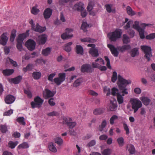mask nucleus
<instances>
[{
    "mask_svg": "<svg viewBox=\"0 0 155 155\" xmlns=\"http://www.w3.org/2000/svg\"><path fill=\"white\" fill-rule=\"evenodd\" d=\"M107 46L110 49L112 54L114 57H117L119 54V52L117 51L118 47L116 48L114 46L111 45H108Z\"/></svg>",
    "mask_w": 155,
    "mask_h": 155,
    "instance_id": "4468645a",
    "label": "nucleus"
},
{
    "mask_svg": "<svg viewBox=\"0 0 155 155\" xmlns=\"http://www.w3.org/2000/svg\"><path fill=\"white\" fill-rule=\"evenodd\" d=\"M140 99L143 104L146 106L149 104L150 101L148 98L145 97H142L140 98Z\"/></svg>",
    "mask_w": 155,
    "mask_h": 155,
    "instance_id": "c85d7f7f",
    "label": "nucleus"
},
{
    "mask_svg": "<svg viewBox=\"0 0 155 155\" xmlns=\"http://www.w3.org/2000/svg\"><path fill=\"white\" fill-rule=\"evenodd\" d=\"M155 38V33H152L147 36L146 38L148 39H152Z\"/></svg>",
    "mask_w": 155,
    "mask_h": 155,
    "instance_id": "774afa93",
    "label": "nucleus"
},
{
    "mask_svg": "<svg viewBox=\"0 0 155 155\" xmlns=\"http://www.w3.org/2000/svg\"><path fill=\"white\" fill-rule=\"evenodd\" d=\"M81 83V80L78 79L74 83L73 86L75 87H77L80 85Z\"/></svg>",
    "mask_w": 155,
    "mask_h": 155,
    "instance_id": "338daca9",
    "label": "nucleus"
},
{
    "mask_svg": "<svg viewBox=\"0 0 155 155\" xmlns=\"http://www.w3.org/2000/svg\"><path fill=\"white\" fill-rule=\"evenodd\" d=\"M119 88L123 94L122 95L123 96H124L125 94H128L126 87H119Z\"/></svg>",
    "mask_w": 155,
    "mask_h": 155,
    "instance_id": "5fc2aeb1",
    "label": "nucleus"
},
{
    "mask_svg": "<svg viewBox=\"0 0 155 155\" xmlns=\"http://www.w3.org/2000/svg\"><path fill=\"white\" fill-rule=\"evenodd\" d=\"M46 28L45 27H41L38 24H37L35 26V27L32 26V29L34 31L41 33L45 31L46 30Z\"/></svg>",
    "mask_w": 155,
    "mask_h": 155,
    "instance_id": "a211bd4d",
    "label": "nucleus"
},
{
    "mask_svg": "<svg viewBox=\"0 0 155 155\" xmlns=\"http://www.w3.org/2000/svg\"><path fill=\"white\" fill-rule=\"evenodd\" d=\"M130 48V45H127L122 46L118 47V49L121 52L124 51L126 50L129 49Z\"/></svg>",
    "mask_w": 155,
    "mask_h": 155,
    "instance_id": "72a5a7b5",
    "label": "nucleus"
},
{
    "mask_svg": "<svg viewBox=\"0 0 155 155\" xmlns=\"http://www.w3.org/2000/svg\"><path fill=\"white\" fill-rule=\"evenodd\" d=\"M15 100V98L12 95H7L5 98V103L8 104H10L13 103Z\"/></svg>",
    "mask_w": 155,
    "mask_h": 155,
    "instance_id": "aec40b11",
    "label": "nucleus"
},
{
    "mask_svg": "<svg viewBox=\"0 0 155 155\" xmlns=\"http://www.w3.org/2000/svg\"><path fill=\"white\" fill-rule=\"evenodd\" d=\"M130 54L133 57L138 56L139 54L138 48H135L132 49L130 52Z\"/></svg>",
    "mask_w": 155,
    "mask_h": 155,
    "instance_id": "7c9ffc66",
    "label": "nucleus"
},
{
    "mask_svg": "<svg viewBox=\"0 0 155 155\" xmlns=\"http://www.w3.org/2000/svg\"><path fill=\"white\" fill-rule=\"evenodd\" d=\"M56 74L55 72L50 74L48 76V80L51 82H53L57 85L59 86L65 80L66 74L64 73H60L58 74V77L53 79Z\"/></svg>",
    "mask_w": 155,
    "mask_h": 155,
    "instance_id": "f257e3e1",
    "label": "nucleus"
},
{
    "mask_svg": "<svg viewBox=\"0 0 155 155\" xmlns=\"http://www.w3.org/2000/svg\"><path fill=\"white\" fill-rule=\"evenodd\" d=\"M81 71L84 72H90L91 71V68L90 65L89 64H85L83 65L81 68Z\"/></svg>",
    "mask_w": 155,
    "mask_h": 155,
    "instance_id": "6ab92c4d",
    "label": "nucleus"
},
{
    "mask_svg": "<svg viewBox=\"0 0 155 155\" xmlns=\"http://www.w3.org/2000/svg\"><path fill=\"white\" fill-rule=\"evenodd\" d=\"M49 150L53 153H56L57 151L55 145L52 142L49 143L48 146Z\"/></svg>",
    "mask_w": 155,
    "mask_h": 155,
    "instance_id": "b1692460",
    "label": "nucleus"
},
{
    "mask_svg": "<svg viewBox=\"0 0 155 155\" xmlns=\"http://www.w3.org/2000/svg\"><path fill=\"white\" fill-rule=\"evenodd\" d=\"M72 43L70 42L65 45L64 46V49L66 51L69 52L71 50V45H72Z\"/></svg>",
    "mask_w": 155,
    "mask_h": 155,
    "instance_id": "2f4dec72",
    "label": "nucleus"
},
{
    "mask_svg": "<svg viewBox=\"0 0 155 155\" xmlns=\"http://www.w3.org/2000/svg\"><path fill=\"white\" fill-rule=\"evenodd\" d=\"M72 119L70 118H66L65 119V121L67 126L70 129L73 128L76 125V123L75 122H71Z\"/></svg>",
    "mask_w": 155,
    "mask_h": 155,
    "instance_id": "ddd939ff",
    "label": "nucleus"
},
{
    "mask_svg": "<svg viewBox=\"0 0 155 155\" xmlns=\"http://www.w3.org/2000/svg\"><path fill=\"white\" fill-rule=\"evenodd\" d=\"M84 4L81 2H79L75 4L73 7V9L75 10L80 11L84 10Z\"/></svg>",
    "mask_w": 155,
    "mask_h": 155,
    "instance_id": "f3484780",
    "label": "nucleus"
},
{
    "mask_svg": "<svg viewBox=\"0 0 155 155\" xmlns=\"http://www.w3.org/2000/svg\"><path fill=\"white\" fill-rule=\"evenodd\" d=\"M117 78V74L116 72H114L113 74L112 77V81L113 82H115Z\"/></svg>",
    "mask_w": 155,
    "mask_h": 155,
    "instance_id": "bf43d9fd",
    "label": "nucleus"
},
{
    "mask_svg": "<svg viewBox=\"0 0 155 155\" xmlns=\"http://www.w3.org/2000/svg\"><path fill=\"white\" fill-rule=\"evenodd\" d=\"M43 102V100L39 97L37 96L35 98L34 101L31 103V107L33 108L41 107Z\"/></svg>",
    "mask_w": 155,
    "mask_h": 155,
    "instance_id": "39448f33",
    "label": "nucleus"
},
{
    "mask_svg": "<svg viewBox=\"0 0 155 155\" xmlns=\"http://www.w3.org/2000/svg\"><path fill=\"white\" fill-rule=\"evenodd\" d=\"M8 61H9L11 64H12V65L14 67H16L17 66L18 64L17 62L16 61H14L12 59L10 58H8Z\"/></svg>",
    "mask_w": 155,
    "mask_h": 155,
    "instance_id": "0e129e2a",
    "label": "nucleus"
},
{
    "mask_svg": "<svg viewBox=\"0 0 155 155\" xmlns=\"http://www.w3.org/2000/svg\"><path fill=\"white\" fill-rule=\"evenodd\" d=\"M55 93L52 92L48 89H45L43 92V97L45 99H47L50 97H52L54 95Z\"/></svg>",
    "mask_w": 155,
    "mask_h": 155,
    "instance_id": "9d476101",
    "label": "nucleus"
},
{
    "mask_svg": "<svg viewBox=\"0 0 155 155\" xmlns=\"http://www.w3.org/2000/svg\"><path fill=\"white\" fill-rule=\"evenodd\" d=\"M123 41L124 43L127 44L130 41V38L126 35H124L123 36Z\"/></svg>",
    "mask_w": 155,
    "mask_h": 155,
    "instance_id": "49530a36",
    "label": "nucleus"
},
{
    "mask_svg": "<svg viewBox=\"0 0 155 155\" xmlns=\"http://www.w3.org/2000/svg\"><path fill=\"white\" fill-rule=\"evenodd\" d=\"M104 58L105 61L107 62L106 65L107 68L109 69H111V67L110 65V61L109 58L107 56H105Z\"/></svg>",
    "mask_w": 155,
    "mask_h": 155,
    "instance_id": "6e6d98bb",
    "label": "nucleus"
},
{
    "mask_svg": "<svg viewBox=\"0 0 155 155\" xmlns=\"http://www.w3.org/2000/svg\"><path fill=\"white\" fill-rule=\"evenodd\" d=\"M18 142L17 141L13 142L12 141H10L8 143V145L9 147L11 149H13L18 144Z\"/></svg>",
    "mask_w": 155,
    "mask_h": 155,
    "instance_id": "79ce46f5",
    "label": "nucleus"
},
{
    "mask_svg": "<svg viewBox=\"0 0 155 155\" xmlns=\"http://www.w3.org/2000/svg\"><path fill=\"white\" fill-rule=\"evenodd\" d=\"M107 121L106 120H104L102 121L101 125L99 127L100 130L102 131L107 125Z\"/></svg>",
    "mask_w": 155,
    "mask_h": 155,
    "instance_id": "c03bdc74",
    "label": "nucleus"
},
{
    "mask_svg": "<svg viewBox=\"0 0 155 155\" xmlns=\"http://www.w3.org/2000/svg\"><path fill=\"white\" fill-rule=\"evenodd\" d=\"M123 96L120 94H117V101L119 104H122L124 101Z\"/></svg>",
    "mask_w": 155,
    "mask_h": 155,
    "instance_id": "c9c22d12",
    "label": "nucleus"
},
{
    "mask_svg": "<svg viewBox=\"0 0 155 155\" xmlns=\"http://www.w3.org/2000/svg\"><path fill=\"white\" fill-rule=\"evenodd\" d=\"M118 118V116L116 115H113L110 118V124L113 125L114 124V121Z\"/></svg>",
    "mask_w": 155,
    "mask_h": 155,
    "instance_id": "a18cd8bd",
    "label": "nucleus"
},
{
    "mask_svg": "<svg viewBox=\"0 0 155 155\" xmlns=\"http://www.w3.org/2000/svg\"><path fill=\"white\" fill-rule=\"evenodd\" d=\"M89 53L93 57H97L99 55L98 50L95 47L91 48L89 51Z\"/></svg>",
    "mask_w": 155,
    "mask_h": 155,
    "instance_id": "393cba45",
    "label": "nucleus"
},
{
    "mask_svg": "<svg viewBox=\"0 0 155 155\" xmlns=\"http://www.w3.org/2000/svg\"><path fill=\"white\" fill-rule=\"evenodd\" d=\"M14 70L13 69H6L3 70L2 73L4 75L9 76L13 73Z\"/></svg>",
    "mask_w": 155,
    "mask_h": 155,
    "instance_id": "c756f323",
    "label": "nucleus"
},
{
    "mask_svg": "<svg viewBox=\"0 0 155 155\" xmlns=\"http://www.w3.org/2000/svg\"><path fill=\"white\" fill-rule=\"evenodd\" d=\"M22 79V77L19 76L16 78H11L9 80V81L11 83L18 84L20 83Z\"/></svg>",
    "mask_w": 155,
    "mask_h": 155,
    "instance_id": "4be33fe9",
    "label": "nucleus"
},
{
    "mask_svg": "<svg viewBox=\"0 0 155 155\" xmlns=\"http://www.w3.org/2000/svg\"><path fill=\"white\" fill-rule=\"evenodd\" d=\"M96 141L95 140H92L89 142L87 144V146L88 147H92L96 144Z\"/></svg>",
    "mask_w": 155,
    "mask_h": 155,
    "instance_id": "e2e57ef3",
    "label": "nucleus"
},
{
    "mask_svg": "<svg viewBox=\"0 0 155 155\" xmlns=\"http://www.w3.org/2000/svg\"><path fill=\"white\" fill-rule=\"evenodd\" d=\"M127 13L128 15L130 16H133L135 14V12L129 6H127L126 8Z\"/></svg>",
    "mask_w": 155,
    "mask_h": 155,
    "instance_id": "e433bc0d",
    "label": "nucleus"
},
{
    "mask_svg": "<svg viewBox=\"0 0 155 155\" xmlns=\"http://www.w3.org/2000/svg\"><path fill=\"white\" fill-rule=\"evenodd\" d=\"M107 11L109 13H115V8L112 4H106L105 6Z\"/></svg>",
    "mask_w": 155,
    "mask_h": 155,
    "instance_id": "5701e85b",
    "label": "nucleus"
},
{
    "mask_svg": "<svg viewBox=\"0 0 155 155\" xmlns=\"http://www.w3.org/2000/svg\"><path fill=\"white\" fill-rule=\"evenodd\" d=\"M76 52L77 54H83V49L82 47L80 45H77L76 47Z\"/></svg>",
    "mask_w": 155,
    "mask_h": 155,
    "instance_id": "473e14b6",
    "label": "nucleus"
},
{
    "mask_svg": "<svg viewBox=\"0 0 155 155\" xmlns=\"http://www.w3.org/2000/svg\"><path fill=\"white\" fill-rule=\"evenodd\" d=\"M139 22L137 21H135L134 23V24L133 26V28L135 29H136L138 31L141 29L139 26Z\"/></svg>",
    "mask_w": 155,
    "mask_h": 155,
    "instance_id": "3c124183",
    "label": "nucleus"
},
{
    "mask_svg": "<svg viewBox=\"0 0 155 155\" xmlns=\"http://www.w3.org/2000/svg\"><path fill=\"white\" fill-rule=\"evenodd\" d=\"M101 153L103 155H110L111 153V150L108 148L105 149Z\"/></svg>",
    "mask_w": 155,
    "mask_h": 155,
    "instance_id": "09e8293b",
    "label": "nucleus"
},
{
    "mask_svg": "<svg viewBox=\"0 0 155 155\" xmlns=\"http://www.w3.org/2000/svg\"><path fill=\"white\" fill-rule=\"evenodd\" d=\"M140 48L145 54L144 57L148 61H150V58L152 56L151 48L145 45L141 46Z\"/></svg>",
    "mask_w": 155,
    "mask_h": 155,
    "instance_id": "20e7f679",
    "label": "nucleus"
},
{
    "mask_svg": "<svg viewBox=\"0 0 155 155\" xmlns=\"http://www.w3.org/2000/svg\"><path fill=\"white\" fill-rule=\"evenodd\" d=\"M104 61L101 58H98L95 60V62H93L92 65L93 68H98L100 65H104Z\"/></svg>",
    "mask_w": 155,
    "mask_h": 155,
    "instance_id": "9b49d317",
    "label": "nucleus"
},
{
    "mask_svg": "<svg viewBox=\"0 0 155 155\" xmlns=\"http://www.w3.org/2000/svg\"><path fill=\"white\" fill-rule=\"evenodd\" d=\"M51 50V48L49 47L43 49L41 52L42 54L44 56H47L50 54Z\"/></svg>",
    "mask_w": 155,
    "mask_h": 155,
    "instance_id": "bb28decb",
    "label": "nucleus"
},
{
    "mask_svg": "<svg viewBox=\"0 0 155 155\" xmlns=\"http://www.w3.org/2000/svg\"><path fill=\"white\" fill-rule=\"evenodd\" d=\"M121 30L118 29L114 32L109 33L107 36L110 40L112 41H115L117 39L121 37Z\"/></svg>",
    "mask_w": 155,
    "mask_h": 155,
    "instance_id": "7ed1b4c3",
    "label": "nucleus"
},
{
    "mask_svg": "<svg viewBox=\"0 0 155 155\" xmlns=\"http://www.w3.org/2000/svg\"><path fill=\"white\" fill-rule=\"evenodd\" d=\"M118 90L115 87H114L112 89L111 94L113 95H116L117 96V94H119L118 93Z\"/></svg>",
    "mask_w": 155,
    "mask_h": 155,
    "instance_id": "4d7b16f0",
    "label": "nucleus"
},
{
    "mask_svg": "<svg viewBox=\"0 0 155 155\" xmlns=\"http://www.w3.org/2000/svg\"><path fill=\"white\" fill-rule=\"evenodd\" d=\"M130 102L132 105V108L134 110V112L135 113L139 109L142 107V104L141 101L137 98H132L130 99Z\"/></svg>",
    "mask_w": 155,
    "mask_h": 155,
    "instance_id": "f03ea898",
    "label": "nucleus"
},
{
    "mask_svg": "<svg viewBox=\"0 0 155 155\" xmlns=\"http://www.w3.org/2000/svg\"><path fill=\"white\" fill-rule=\"evenodd\" d=\"M117 108V101L115 100H111L109 107V109L111 111L116 110Z\"/></svg>",
    "mask_w": 155,
    "mask_h": 155,
    "instance_id": "2eb2a0df",
    "label": "nucleus"
},
{
    "mask_svg": "<svg viewBox=\"0 0 155 155\" xmlns=\"http://www.w3.org/2000/svg\"><path fill=\"white\" fill-rule=\"evenodd\" d=\"M138 31L139 32L140 38H145V36L144 34V29L141 28L138 30Z\"/></svg>",
    "mask_w": 155,
    "mask_h": 155,
    "instance_id": "69168bd1",
    "label": "nucleus"
},
{
    "mask_svg": "<svg viewBox=\"0 0 155 155\" xmlns=\"http://www.w3.org/2000/svg\"><path fill=\"white\" fill-rule=\"evenodd\" d=\"M88 27L89 25L87 24V23L86 22H84L82 24L81 28L83 30L84 32H86L87 31V28Z\"/></svg>",
    "mask_w": 155,
    "mask_h": 155,
    "instance_id": "de8ad7c7",
    "label": "nucleus"
},
{
    "mask_svg": "<svg viewBox=\"0 0 155 155\" xmlns=\"http://www.w3.org/2000/svg\"><path fill=\"white\" fill-rule=\"evenodd\" d=\"M32 65L31 64H28L26 67L24 68L23 69V71L26 72L28 71L31 70L32 68Z\"/></svg>",
    "mask_w": 155,
    "mask_h": 155,
    "instance_id": "603ef678",
    "label": "nucleus"
},
{
    "mask_svg": "<svg viewBox=\"0 0 155 155\" xmlns=\"http://www.w3.org/2000/svg\"><path fill=\"white\" fill-rule=\"evenodd\" d=\"M81 41L83 42H95L96 41V40L94 39L91 38H86L81 39Z\"/></svg>",
    "mask_w": 155,
    "mask_h": 155,
    "instance_id": "f704fd0d",
    "label": "nucleus"
},
{
    "mask_svg": "<svg viewBox=\"0 0 155 155\" xmlns=\"http://www.w3.org/2000/svg\"><path fill=\"white\" fill-rule=\"evenodd\" d=\"M29 30H27L26 32L18 35L17 38V42L23 43L24 39L29 35Z\"/></svg>",
    "mask_w": 155,
    "mask_h": 155,
    "instance_id": "f8f14e48",
    "label": "nucleus"
},
{
    "mask_svg": "<svg viewBox=\"0 0 155 155\" xmlns=\"http://www.w3.org/2000/svg\"><path fill=\"white\" fill-rule=\"evenodd\" d=\"M47 39V36L45 34H42L36 38V40L39 45L44 44Z\"/></svg>",
    "mask_w": 155,
    "mask_h": 155,
    "instance_id": "6e6552de",
    "label": "nucleus"
},
{
    "mask_svg": "<svg viewBox=\"0 0 155 155\" xmlns=\"http://www.w3.org/2000/svg\"><path fill=\"white\" fill-rule=\"evenodd\" d=\"M129 147V149H128L130 153L131 154H133L135 152V149L134 146L132 144H130L128 145L127 148Z\"/></svg>",
    "mask_w": 155,
    "mask_h": 155,
    "instance_id": "a19ab883",
    "label": "nucleus"
},
{
    "mask_svg": "<svg viewBox=\"0 0 155 155\" xmlns=\"http://www.w3.org/2000/svg\"><path fill=\"white\" fill-rule=\"evenodd\" d=\"M16 31L15 29H13L12 31L10 38V40L11 42H13L14 41L16 35Z\"/></svg>",
    "mask_w": 155,
    "mask_h": 155,
    "instance_id": "ea45409f",
    "label": "nucleus"
},
{
    "mask_svg": "<svg viewBox=\"0 0 155 155\" xmlns=\"http://www.w3.org/2000/svg\"><path fill=\"white\" fill-rule=\"evenodd\" d=\"M39 12V10L36 7H34L31 10V12L34 15H36Z\"/></svg>",
    "mask_w": 155,
    "mask_h": 155,
    "instance_id": "864d4df0",
    "label": "nucleus"
},
{
    "mask_svg": "<svg viewBox=\"0 0 155 155\" xmlns=\"http://www.w3.org/2000/svg\"><path fill=\"white\" fill-rule=\"evenodd\" d=\"M48 103L51 106H54L55 104V103L54 101V99L53 98H50L48 101Z\"/></svg>",
    "mask_w": 155,
    "mask_h": 155,
    "instance_id": "052dcab7",
    "label": "nucleus"
},
{
    "mask_svg": "<svg viewBox=\"0 0 155 155\" xmlns=\"http://www.w3.org/2000/svg\"><path fill=\"white\" fill-rule=\"evenodd\" d=\"M104 109L102 108H98L95 109L93 110V113L94 114L97 115H100L104 112Z\"/></svg>",
    "mask_w": 155,
    "mask_h": 155,
    "instance_id": "cd10ccee",
    "label": "nucleus"
},
{
    "mask_svg": "<svg viewBox=\"0 0 155 155\" xmlns=\"http://www.w3.org/2000/svg\"><path fill=\"white\" fill-rule=\"evenodd\" d=\"M7 35V33H4L0 38V43L3 45H6L8 41V38Z\"/></svg>",
    "mask_w": 155,
    "mask_h": 155,
    "instance_id": "dca6fc26",
    "label": "nucleus"
},
{
    "mask_svg": "<svg viewBox=\"0 0 155 155\" xmlns=\"http://www.w3.org/2000/svg\"><path fill=\"white\" fill-rule=\"evenodd\" d=\"M25 45L29 50L33 51L35 48L36 43L33 40L29 39L26 42Z\"/></svg>",
    "mask_w": 155,
    "mask_h": 155,
    "instance_id": "0eeeda50",
    "label": "nucleus"
},
{
    "mask_svg": "<svg viewBox=\"0 0 155 155\" xmlns=\"http://www.w3.org/2000/svg\"><path fill=\"white\" fill-rule=\"evenodd\" d=\"M133 23V21H130L128 22L126 25L124 26V28L125 29L127 30L130 28L131 25Z\"/></svg>",
    "mask_w": 155,
    "mask_h": 155,
    "instance_id": "680f3d73",
    "label": "nucleus"
},
{
    "mask_svg": "<svg viewBox=\"0 0 155 155\" xmlns=\"http://www.w3.org/2000/svg\"><path fill=\"white\" fill-rule=\"evenodd\" d=\"M1 131L3 133H5L7 130V127L5 125H2L1 126Z\"/></svg>",
    "mask_w": 155,
    "mask_h": 155,
    "instance_id": "13d9d810",
    "label": "nucleus"
},
{
    "mask_svg": "<svg viewBox=\"0 0 155 155\" xmlns=\"http://www.w3.org/2000/svg\"><path fill=\"white\" fill-rule=\"evenodd\" d=\"M41 76V73L38 72H34L32 74V76L34 79L35 80L39 79Z\"/></svg>",
    "mask_w": 155,
    "mask_h": 155,
    "instance_id": "4c0bfd02",
    "label": "nucleus"
},
{
    "mask_svg": "<svg viewBox=\"0 0 155 155\" xmlns=\"http://www.w3.org/2000/svg\"><path fill=\"white\" fill-rule=\"evenodd\" d=\"M118 84L119 87H126L127 84H130L131 83V81L130 80H126L123 78L120 75L118 76Z\"/></svg>",
    "mask_w": 155,
    "mask_h": 155,
    "instance_id": "423d86ee",
    "label": "nucleus"
},
{
    "mask_svg": "<svg viewBox=\"0 0 155 155\" xmlns=\"http://www.w3.org/2000/svg\"><path fill=\"white\" fill-rule=\"evenodd\" d=\"M117 141L120 147H122L124 144V139L122 137H120L117 139Z\"/></svg>",
    "mask_w": 155,
    "mask_h": 155,
    "instance_id": "37998d69",
    "label": "nucleus"
},
{
    "mask_svg": "<svg viewBox=\"0 0 155 155\" xmlns=\"http://www.w3.org/2000/svg\"><path fill=\"white\" fill-rule=\"evenodd\" d=\"M52 9L49 8H46L45 10L43 13L45 18V19L49 18L52 14Z\"/></svg>",
    "mask_w": 155,
    "mask_h": 155,
    "instance_id": "412c9836",
    "label": "nucleus"
},
{
    "mask_svg": "<svg viewBox=\"0 0 155 155\" xmlns=\"http://www.w3.org/2000/svg\"><path fill=\"white\" fill-rule=\"evenodd\" d=\"M29 146L28 143L26 142H23L21 144H20L18 147V149H25L28 148Z\"/></svg>",
    "mask_w": 155,
    "mask_h": 155,
    "instance_id": "58836bf2",
    "label": "nucleus"
},
{
    "mask_svg": "<svg viewBox=\"0 0 155 155\" xmlns=\"http://www.w3.org/2000/svg\"><path fill=\"white\" fill-rule=\"evenodd\" d=\"M54 140V142L58 145V146H62L63 144V139L59 137H55Z\"/></svg>",
    "mask_w": 155,
    "mask_h": 155,
    "instance_id": "a878e982",
    "label": "nucleus"
},
{
    "mask_svg": "<svg viewBox=\"0 0 155 155\" xmlns=\"http://www.w3.org/2000/svg\"><path fill=\"white\" fill-rule=\"evenodd\" d=\"M17 121L20 124L23 125L25 124V123L24 121V119L23 117H18L17 119Z\"/></svg>",
    "mask_w": 155,
    "mask_h": 155,
    "instance_id": "8fccbe9b",
    "label": "nucleus"
},
{
    "mask_svg": "<svg viewBox=\"0 0 155 155\" xmlns=\"http://www.w3.org/2000/svg\"><path fill=\"white\" fill-rule=\"evenodd\" d=\"M73 31V30L72 29H66L65 32L62 34L61 35V38L63 39H66L72 37L73 35L72 34H69V33Z\"/></svg>",
    "mask_w": 155,
    "mask_h": 155,
    "instance_id": "1a4fd4ad",
    "label": "nucleus"
}]
</instances>
